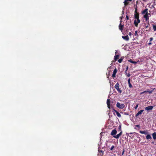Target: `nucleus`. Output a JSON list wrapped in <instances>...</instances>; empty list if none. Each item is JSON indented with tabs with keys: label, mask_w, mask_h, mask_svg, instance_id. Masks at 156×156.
<instances>
[{
	"label": "nucleus",
	"mask_w": 156,
	"mask_h": 156,
	"mask_svg": "<svg viewBox=\"0 0 156 156\" xmlns=\"http://www.w3.org/2000/svg\"><path fill=\"white\" fill-rule=\"evenodd\" d=\"M134 18L135 20L134 21V24L136 27H137L138 24L140 23V20L139 19V16L138 14L134 15Z\"/></svg>",
	"instance_id": "1"
},
{
	"label": "nucleus",
	"mask_w": 156,
	"mask_h": 156,
	"mask_svg": "<svg viewBox=\"0 0 156 156\" xmlns=\"http://www.w3.org/2000/svg\"><path fill=\"white\" fill-rule=\"evenodd\" d=\"M116 106L120 109H123L125 107V105L124 104H120V103L117 102L116 104Z\"/></svg>",
	"instance_id": "2"
},
{
	"label": "nucleus",
	"mask_w": 156,
	"mask_h": 156,
	"mask_svg": "<svg viewBox=\"0 0 156 156\" xmlns=\"http://www.w3.org/2000/svg\"><path fill=\"white\" fill-rule=\"evenodd\" d=\"M119 84L117 82L115 86V88L118 91L119 93H121L122 92V90L120 88H119Z\"/></svg>",
	"instance_id": "3"
},
{
	"label": "nucleus",
	"mask_w": 156,
	"mask_h": 156,
	"mask_svg": "<svg viewBox=\"0 0 156 156\" xmlns=\"http://www.w3.org/2000/svg\"><path fill=\"white\" fill-rule=\"evenodd\" d=\"M122 22V21L121 20L120 21V23L119 25V29L121 31H122V30H123V27H124V25H122L121 24V23Z\"/></svg>",
	"instance_id": "4"
},
{
	"label": "nucleus",
	"mask_w": 156,
	"mask_h": 156,
	"mask_svg": "<svg viewBox=\"0 0 156 156\" xmlns=\"http://www.w3.org/2000/svg\"><path fill=\"white\" fill-rule=\"evenodd\" d=\"M132 1V0H125L124 3L125 6H126L128 4H129V2H130Z\"/></svg>",
	"instance_id": "5"
},
{
	"label": "nucleus",
	"mask_w": 156,
	"mask_h": 156,
	"mask_svg": "<svg viewBox=\"0 0 156 156\" xmlns=\"http://www.w3.org/2000/svg\"><path fill=\"white\" fill-rule=\"evenodd\" d=\"M153 106H150L145 107V110L148 111L149 110H152L153 109Z\"/></svg>",
	"instance_id": "6"
},
{
	"label": "nucleus",
	"mask_w": 156,
	"mask_h": 156,
	"mask_svg": "<svg viewBox=\"0 0 156 156\" xmlns=\"http://www.w3.org/2000/svg\"><path fill=\"white\" fill-rule=\"evenodd\" d=\"M117 133V131L116 129H114L112 131L111 133V134L113 136H115V135Z\"/></svg>",
	"instance_id": "7"
},
{
	"label": "nucleus",
	"mask_w": 156,
	"mask_h": 156,
	"mask_svg": "<svg viewBox=\"0 0 156 156\" xmlns=\"http://www.w3.org/2000/svg\"><path fill=\"white\" fill-rule=\"evenodd\" d=\"M144 110H141L139 111L137 113L135 117H137L138 116H139L141 114V113L144 112Z\"/></svg>",
	"instance_id": "8"
},
{
	"label": "nucleus",
	"mask_w": 156,
	"mask_h": 156,
	"mask_svg": "<svg viewBox=\"0 0 156 156\" xmlns=\"http://www.w3.org/2000/svg\"><path fill=\"white\" fill-rule=\"evenodd\" d=\"M110 101L109 99H108L107 101V105L108 107V108L110 109Z\"/></svg>",
	"instance_id": "9"
},
{
	"label": "nucleus",
	"mask_w": 156,
	"mask_h": 156,
	"mask_svg": "<svg viewBox=\"0 0 156 156\" xmlns=\"http://www.w3.org/2000/svg\"><path fill=\"white\" fill-rule=\"evenodd\" d=\"M122 37L124 40H125L126 41H128L129 40V38L128 35L122 36Z\"/></svg>",
	"instance_id": "10"
},
{
	"label": "nucleus",
	"mask_w": 156,
	"mask_h": 156,
	"mask_svg": "<svg viewBox=\"0 0 156 156\" xmlns=\"http://www.w3.org/2000/svg\"><path fill=\"white\" fill-rule=\"evenodd\" d=\"M113 111L116 113L118 117L119 118L121 117V115L120 114L118 111H117L114 109H113Z\"/></svg>",
	"instance_id": "11"
},
{
	"label": "nucleus",
	"mask_w": 156,
	"mask_h": 156,
	"mask_svg": "<svg viewBox=\"0 0 156 156\" xmlns=\"http://www.w3.org/2000/svg\"><path fill=\"white\" fill-rule=\"evenodd\" d=\"M117 69L116 68H115L114 70L113 74L112 75V77H115V75L116 73H117Z\"/></svg>",
	"instance_id": "12"
},
{
	"label": "nucleus",
	"mask_w": 156,
	"mask_h": 156,
	"mask_svg": "<svg viewBox=\"0 0 156 156\" xmlns=\"http://www.w3.org/2000/svg\"><path fill=\"white\" fill-rule=\"evenodd\" d=\"M142 14H148V9L146 8L142 12Z\"/></svg>",
	"instance_id": "13"
},
{
	"label": "nucleus",
	"mask_w": 156,
	"mask_h": 156,
	"mask_svg": "<svg viewBox=\"0 0 156 156\" xmlns=\"http://www.w3.org/2000/svg\"><path fill=\"white\" fill-rule=\"evenodd\" d=\"M129 87L131 88L133 87V86L130 83V78H129L128 80Z\"/></svg>",
	"instance_id": "14"
},
{
	"label": "nucleus",
	"mask_w": 156,
	"mask_h": 156,
	"mask_svg": "<svg viewBox=\"0 0 156 156\" xmlns=\"http://www.w3.org/2000/svg\"><path fill=\"white\" fill-rule=\"evenodd\" d=\"M144 17L146 21L147 20L149 19V17L148 16V14H145L144 16Z\"/></svg>",
	"instance_id": "15"
},
{
	"label": "nucleus",
	"mask_w": 156,
	"mask_h": 156,
	"mask_svg": "<svg viewBox=\"0 0 156 156\" xmlns=\"http://www.w3.org/2000/svg\"><path fill=\"white\" fill-rule=\"evenodd\" d=\"M120 56V55H115L114 56V60L115 61H116L118 59H119V57Z\"/></svg>",
	"instance_id": "16"
},
{
	"label": "nucleus",
	"mask_w": 156,
	"mask_h": 156,
	"mask_svg": "<svg viewBox=\"0 0 156 156\" xmlns=\"http://www.w3.org/2000/svg\"><path fill=\"white\" fill-rule=\"evenodd\" d=\"M135 11L134 12V15H137L138 14V16H139V13L137 12V6L136 5V7L135 8Z\"/></svg>",
	"instance_id": "17"
},
{
	"label": "nucleus",
	"mask_w": 156,
	"mask_h": 156,
	"mask_svg": "<svg viewBox=\"0 0 156 156\" xmlns=\"http://www.w3.org/2000/svg\"><path fill=\"white\" fill-rule=\"evenodd\" d=\"M98 151L99 152V154H98L99 156H101L102 155L103 153V152L102 151L98 149Z\"/></svg>",
	"instance_id": "18"
},
{
	"label": "nucleus",
	"mask_w": 156,
	"mask_h": 156,
	"mask_svg": "<svg viewBox=\"0 0 156 156\" xmlns=\"http://www.w3.org/2000/svg\"><path fill=\"white\" fill-rule=\"evenodd\" d=\"M154 140L156 139V132H154L152 134Z\"/></svg>",
	"instance_id": "19"
},
{
	"label": "nucleus",
	"mask_w": 156,
	"mask_h": 156,
	"mask_svg": "<svg viewBox=\"0 0 156 156\" xmlns=\"http://www.w3.org/2000/svg\"><path fill=\"white\" fill-rule=\"evenodd\" d=\"M146 138L147 139V140L151 139V138H152L151 135L149 134L147 135L146 136Z\"/></svg>",
	"instance_id": "20"
},
{
	"label": "nucleus",
	"mask_w": 156,
	"mask_h": 156,
	"mask_svg": "<svg viewBox=\"0 0 156 156\" xmlns=\"http://www.w3.org/2000/svg\"><path fill=\"white\" fill-rule=\"evenodd\" d=\"M140 133L141 134H147V132L145 131H140Z\"/></svg>",
	"instance_id": "21"
},
{
	"label": "nucleus",
	"mask_w": 156,
	"mask_h": 156,
	"mask_svg": "<svg viewBox=\"0 0 156 156\" xmlns=\"http://www.w3.org/2000/svg\"><path fill=\"white\" fill-rule=\"evenodd\" d=\"M128 61L129 62H130L131 63H133L134 64H136L137 63L136 62L133 61L132 60H131V59H130V60H129Z\"/></svg>",
	"instance_id": "22"
},
{
	"label": "nucleus",
	"mask_w": 156,
	"mask_h": 156,
	"mask_svg": "<svg viewBox=\"0 0 156 156\" xmlns=\"http://www.w3.org/2000/svg\"><path fill=\"white\" fill-rule=\"evenodd\" d=\"M123 57H121L119 59V60H118V62L119 63H121L123 60Z\"/></svg>",
	"instance_id": "23"
},
{
	"label": "nucleus",
	"mask_w": 156,
	"mask_h": 156,
	"mask_svg": "<svg viewBox=\"0 0 156 156\" xmlns=\"http://www.w3.org/2000/svg\"><path fill=\"white\" fill-rule=\"evenodd\" d=\"M120 136H120V135H119L118 134L117 135H116L115 136H113V137L116 139H118L119 138V137Z\"/></svg>",
	"instance_id": "24"
},
{
	"label": "nucleus",
	"mask_w": 156,
	"mask_h": 156,
	"mask_svg": "<svg viewBox=\"0 0 156 156\" xmlns=\"http://www.w3.org/2000/svg\"><path fill=\"white\" fill-rule=\"evenodd\" d=\"M153 28L154 31H156V25L153 24Z\"/></svg>",
	"instance_id": "25"
},
{
	"label": "nucleus",
	"mask_w": 156,
	"mask_h": 156,
	"mask_svg": "<svg viewBox=\"0 0 156 156\" xmlns=\"http://www.w3.org/2000/svg\"><path fill=\"white\" fill-rule=\"evenodd\" d=\"M139 104H137L134 107V108L135 109H137L138 106Z\"/></svg>",
	"instance_id": "26"
},
{
	"label": "nucleus",
	"mask_w": 156,
	"mask_h": 156,
	"mask_svg": "<svg viewBox=\"0 0 156 156\" xmlns=\"http://www.w3.org/2000/svg\"><path fill=\"white\" fill-rule=\"evenodd\" d=\"M114 146L113 145L110 148V150L112 151L114 149Z\"/></svg>",
	"instance_id": "27"
},
{
	"label": "nucleus",
	"mask_w": 156,
	"mask_h": 156,
	"mask_svg": "<svg viewBox=\"0 0 156 156\" xmlns=\"http://www.w3.org/2000/svg\"><path fill=\"white\" fill-rule=\"evenodd\" d=\"M118 129H119V130H121V125H119V126Z\"/></svg>",
	"instance_id": "28"
},
{
	"label": "nucleus",
	"mask_w": 156,
	"mask_h": 156,
	"mask_svg": "<svg viewBox=\"0 0 156 156\" xmlns=\"http://www.w3.org/2000/svg\"><path fill=\"white\" fill-rule=\"evenodd\" d=\"M123 114L125 115H129V114L127 112H124Z\"/></svg>",
	"instance_id": "29"
},
{
	"label": "nucleus",
	"mask_w": 156,
	"mask_h": 156,
	"mask_svg": "<svg viewBox=\"0 0 156 156\" xmlns=\"http://www.w3.org/2000/svg\"><path fill=\"white\" fill-rule=\"evenodd\" d=\"M124 152H125V150H124V149H123V151H122V155H123L124 154Z\"/></svg>",
	"instance_id": "30"
},
{
	"label": "nucleus",
	"mask_w": 156,
	"mask_h": 156,
	"mask_svg": "<svg viewBox=\"0 0 156 156\" xmlns=\"http://www.w3.org/2000/svg\"><path fill=\"white\" fill-rule=\"evenodd\" d=\"M126 18L127 20H129V17H128V16H127V15L126 16Z\"/></svg>",
	"instance_id": "31"
},
{
	"label": "nucleus",
	"mask_w": 156,
	"mask_h": 156,
	"mask_svg": "<svg viewBox=\"0 0 156 156\" xmlns=\"http://www.w3.org/2000/svg\"><path fill=\"white\" fill-rule=\"evenodd\" d=\"M150 42H151L153 39V37H151L150 38Z\"/></svg>",
	"instance_id": "32"
},
{
	"label": "nucleus",
	"mask_w": 156,
	"mask_h": 156,
	"mask_svg": "<svg viewBox=\"0 0 156 156\" xmlns=\"http://www.w3.org/2000/svg\"><path fill=\"white\" fill-rule=\"evenodd\" d=\"M148 92V91H144L141 93V94H143L144 93H146V92Z\"/></svg>",
	"instance_id": "33"
},
{
	"label": "nucleus",
	"mask_w": 156,
	"mask_h": 156,
	"mask_svg": "<svg viewBox=\"0 0 156 156\" xmlns=\"http://www.w3.org/2000/svg\"><path fill=\"white\" fill-rule=\"evenodd\" d=\"M126 76L128 77H129L130 76V75L129 74V73H128L127 74Z\"/></svg>",
	"instance_id": "34"
},
{
	"label": "nucleus",
	"mask_w": 156,
	"mask_h": 156,
	"mask_svg": "<svg viewBox=\"0 0 156 156\" xmlns=\"http://www.w3.org/2000/svg\"><path fill=\"white\" fill-rule=\"evenodd\" d=\"M128 66H127L126 67V69L125 71H127L128 70Z\"/></svg>",
	"instance_id": "35"
},
{
	"label": "nucleus",
	"mask_w": 156,
	"mask_h": 156,
	"mask_svg": "<svg viewBox=\"0 0 156 156\" xmlns=\"http://www.w3.org/2000/svg\"><path fill=\"white\" fill-rule=\"evenodd\" d=\"M136 126L137 127H140V126L139 125H136Z\"/></svg>",
	"instance_id": "36"
},
{
	"label": "nucleus",
	"mask_w": 156,
	"mask_h": 156,
	"mask_svg": "<svg viewBox=\"0 0 156 156\" xmlns=\"http://www.w3.org/2000/svg\"><path fill=\"white\" fill-rule=\"evenodd\" d=\"M122 131H121L119 134L120 135V136H121L122 135Z\"/></svg>",
	"instance_id": "37"
},
{
	"label": "nucleus",
	"mask_w": 156,
	"mask_h": 156,
	"mask_svg": "<svg viewBox=\"0 0 156 156\" xmlns=\"http://www.w3.org/2000/svg\"><path fill=\"white\" fill-rule=\"evenodd\" d=\"M137 31H135V34H135V35H136V34H137Z\"/></svg>",
	"instance_id": "38"
},
{
	"label": "nucleus",
	"mask_w": 156,
	"mask_h": 156,
	"mask_svg": "<svg viewBox=\"0 0 156 156\" xmlns=\"http://www.w3.org/2000/svg\"><path fill=\"white\" fill-rule=\"evenodd\" d=\"M129 35L131 36L132 35V34L131 32H129Z\"/></svg>",
	"instance_id": "39"
},
{
	"label": "nucleus",
	"mask_w": 156,
	"mask_h": 156,
	"mask_svg": "<svg viewBox=\"0 0 156 156\" xmlns=\"http://www.w3.org/2000/svg\"><path fill=\"white\" fill-rule=\"evenodd\" d=\"M151 44H152V43L151 42H150L148 43V45H151Z\"/></svg>",
	"instance_id": "40"
},
{
	"label": "nucleus",
	"mask_w": 156,
	"mask_h": 156,
	"mask_svg": "<svg viewBox=\"0 0 156 156\" xmlns=\"http://www.w3.org/2000/svg\"><path fill=\"white\" fill-rule=\"evenodd\" d=\"M125 74L126 75H127V71H125Z\"/></svg>",
	"instance_id": "41"
},
{
	"label": "nucleus",
	"mask_w": 156,
	"mask_h": 156,
	"mask_svg": "<svg viewBox=\"0 0 156 156\" xmlns=\"http://www.w3.org/2000/svg\"><path fill=\"white\" fill-rule=\"evenodd\" d=\"M122 17H120V19H121L120 21H121V20L122 21Z\"/></svg>",
	"instance_id": "42"
},
{
	"label": "nucleus",
	"mask_w": 156,
	"mask_h": 156,
	"mask_svg": "<svg viewBox=\"0 0 156 156\" xmlns=\"http://www.w3.org/2000/svg\"><path fill=\"white\" fill-rule=\"evenodd\" d=\"M117 53V51H116L115 52V54L116 55Z\"/></svg>",
	"instance_id": "43"
},
{
	"label": "nucleus",
	"mask_w": 156,
	"mask_h": 156,
	"mask_svg": "<svg viewBox=\"0 0 156 156\" xmlns=\"http://www.w3.org/2000/svg\"><path fill=\"white\" fill-rule=\"evenodd\" d=\"M148 92H149V93H151V91H148Z\"/></svg>",
	"instance_id": "44"
},
{
	"label": "nucleus",
	"mask_w": 156,
	"mask_h": 156,
	"mask_svg": "<svg viewBox=\"0 0 156 156\" xmlns=\"http://www.w3.org/2000/svg\"><path fill=\"white\" fill-rule=\"evenodd\" d=\"M133 133H130V134H133Z\"/></svg>",
	"instance_id": "45"
},
{
	"label": "nucleus",
	"mask_w": 156,
	"mask_h": 156,
	"mask_svg": "<svg viewBox=\"0 0 156 156\" xmlns=\"http://www.w3.org/2000/svg\"><path fill=\"white\" fill-rule=\"evenodd\" d=\"M147 27H148V26H146V28H147Z\"/></svg>",
	"instance_id": "46"
},
{
	"label": "nucleus",
	"mask_w": 156,
	"mask_h": 156,
	"mask_svg": "<svg viewBox=\"0 0 156 156\" xmlns=\"http://www.w3.org/2000/svg\"><path fill=\"white\" fill-rule=\"evenodd\" d=\"M114 115H115V113H114Z\"/></svg>",
	"instance_id": "47"
},
{
	"label": "nucleus",
	"mask_w": 156,
	"mask_h": 156,
	"mask_svg": "<svg viewBox=\"0 0 156 156\" xmlns=\"http://www.w3.org/2000/svg\"><path fill=\"white\" fill-rule=\"evenodd\" d=\"M143 1H145V0H143Z\"/></svg>",
	"instance_id": "48"
}]
</instances>
